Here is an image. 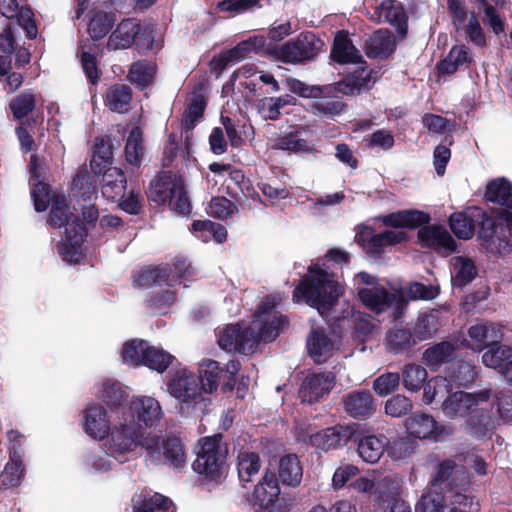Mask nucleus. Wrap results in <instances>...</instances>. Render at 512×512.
Here are the masks:
<instances>
[{"label": "nucleus", "mask_w": 512, "mask_h": 512, "mask_svg": "<svg viewBox=\"0 0 512 512\" xmlns=\"http://www.w3.org/2000/svg\"><path fill=\"white\" fill-rule=\"evenodd\" d=\"M136 44L140 49L153 50L152 30L142 28L137 19L122 20L110 34L106 47L108 50H122Z\"/></svg>", "instance_id": "nucleus-9"}, {"label": "nucleus", "mask_w": 512, "mask_h": 512, "mask_svg": "<svg viewBox=\"0 0 512 512\" xmlns=\"http://www.w3.org/2000/svg\"><path fill=\"white\" fill-rule=\"evenodd\" d=\"M423 402L430 405L435 400H444L452 391V383L447 377L436 376L428 380L423 387Z\"/></svg>", "instance_id": "nucleus-46"}, {"label": "nucleus", "mask_w": 512, "mask_h": 512, "mask_svg": "<svg viewBox=\"0 0 512 512\" xmlns=\"http://www.w3.org/2000/svg\"><path fill=\"white\" fill-rule=\"evenodd\" d=\"M427 379L426 369L415 363H408L402 369V383L411 392L419 391Z\"/></svg>", "instance_id": "nucleus-50"}, {"label": "nucleus", "mask_w": 512, "mask_h": 512, "mask_svg": "<svg viewBox=\"0 0 512 512\" xmlns=\"http://www.w3.org/2000/svg\"><path fill=\"white\" fill-rule=\"evenodd\" d=\"M335 383V376L331 372L308 375L299 390L302 402L313 404L328 394Z\"/></svg>", "instance_id": "nucleus-24"}, {"label": "nucleus", "mask_w": 512, "mask_h": 512, "mask_svg": "<svg viewBox=\"0 0 512 512\" xmlns=\"http://www.w3.org/2000/svg\"><path fill=\"white\" fill-rule=\"evenodd\" d=\"M452 232L460 239L468 240L473 237L475 228L480 226L478 236L484 245L493 253L501 254L509 251L508 236L499 235V226L487 216L480 208H474L471 212L453 213L449 218ZM503 229V227H500Z\"/></svg>", "instance_id": "nucleus-2"}, {"label": "nucleus", "mask_w": 512, "mask_h": 512, "mask_svg": "<svg viewBox=\"0 0 512 512\" xmlns=\"http://www.w3.org/2000/svg\"><path fill=\"white\" fill-rule=\"evenodd\" d=\"M413 408L412 401L404 395H395L385 403V412L387 415L400 418L408 414Z\"/></svg>", "instance_id": "nucleus-62"}, {"label": "nucleus", "mask_w": 512, "mask_h": 512, "mask_svg": "<svg viewBox=\"0 0 512 512\" xmlns=\"http://www.w3.org/2000/svg\"><path fill=\"white\" fill-rule=\"evenodd\" d=\"M279 495L280 488L275 476L266 473L253 492L255 512H287L284 499Z\"/></svg>", "instance_id": "nucleus-14"}, {"label": "nucleus", "mask_w": 512, "mask_h": 512, "mask_svg": "<svg viewBox=\"0 0 512 512\" xmlns=\"http://www.w3.org/2000/svg\"><path fill=\"white\" fill-rule=\"evenodd\" d=\"M155 72L153 63L146 60L137 61L131 65L128 79L131 83L144 88L152 82Z\"/></svg>", "instance_id": "nucleus-55"}, {"label": "nucleus", "mask_w": 512, "mask_h": 512, "mask_svg": "<svg viewBox=\"0 0 512 512\" xmlns=\"http://www.w3.org/2000/svg\"><path fill=\"white\" fill-rule=\"evenodd\" d=\"M512 357V348L507 345H498L490 348L482 355V362L486 367L498 368L505 364L504 362Z\"/></svg>", "instance_id": "nucleus-60"}, {"label": "nucleus", "mask_w": 512, "mask_h": 512, "mask_svg": "<svg viewBox=\"0 0 512 512\" xmlns=\"http://www.w3.org/2000/svg\"><path fill=\"white\" fill-rule=\"evenodd\" d=\"M145 439L142 426L131 423L123 412L119 424L109 435L106 449L116 461L123 463L139 446L143 447Z\"/></svg>", "instance_id": "nucleus-7"}, {"label": "nucleus", "mask_w": 512, "mask_h": 512, "mask_svg": "<svg viewBox=\"0 0 512 512\" xmlns=\"http://www.w3.org/2000/svg\"><path fill=\"white\" fill-rule=\"evenodd\" d=\"M400 381L399 373L385 372L374 379L372 388L378 396L385 397L398 389Z\"/></svg>", "instance_id": "nucleus-59"}, {"label": "nucleus", "mask_w": 512, "mask_h": 512, "mask_svg": "<svg viewBox=\"0 0 512 512\" xmlns=\"http://www.w3.org/2000/svg\"><path fill=\"white\" fill-rule=\"evenodd\" d=\"M132 90L125 84H114L106 94V106L113 112L124 113L129 109Z\"/></svg>", "instance_id": "nucleus-42"}, {"label": "nucleus", "mask_w": 512, "mask_h": 512, "mask_svg": "<svg viewBox=\"0 0 512 512\" xmlns=\"http://www.w3.org/2000/svg\"><path fill=\"white\" fill-rule=\"evenodd\" d=\"M475 396L470 393L457 391L450 392L449 396L442 401V411L448 418H467L476 407Z\"/></svg>", "instance_id": "nucleus-30"}, {"label": "nucleus", "mask_w": 512, "mask_h": 512, "mask_svg": "<svg viewBox=\"0 0 512 512\" xmlns=\"http://www.w3.org/2000/svg\"><path fill=\"white\" fill-rule=\"evenodd\" d=\"M115 23L112 13L97 11L91 17L88 24V33L92 40L97 41L105 37Z\"/></svg>", "instance_id": "nucleus-49"}, {"label": "nucleus", "mask_w": 512, "mask_h": 512, "mask_svg": "<svg viewBox=\"0 0 512 512\" xmlns=\"http://www.w3.org/2000/svg\"><path fill=\"white\" fill-rule=\"evenodd\" d=\"M149 198L157 203H168L170 209L179 215H187L191 210V203L181 180H153Z\"/></svg>", "instance_id": "nucleus-12"}, {"label": "nucleus", "mask_w": 512, "mask_h": 512, "mask_svg": "<svg viewBox=\"0 0 512 512\" xmlns=\"http://www.w3.org/2000/svg\"><path fill=\"white\" fill-rule=\"evenodd\" d=\"M461 347L460 338L442 341L426 349L423 359L431 369L437 370L442 364L453 360L456 351Z\"/></svg>", "instance_id": "nucleus-32"}, {"label": "nucleus", "mask_w": 512, "mask_h": 512, "mask_svg": "<svg viewBox=\"0 0 512 512\" xmlns=\"http://www.w3.org/2000/svg\"><path fill=\"white\" fill-rule=\"evenodd\" d=\"M196 275V269L186 258H176L173 266H147L141 268L134 283L138 287H151L153 285L174 286L185 281H191Z\"/></svg>", "instance_id": "nucleus-6"}, {"label": "nucleus", "mask_w": 512, "mask_h": 512, "mask_svg": "<svg viewBox=\"0 0 512 512\" xmlns=\"http://www.w3.org/2000/svg\"><path fill=\"white\" fill-rule=\"evenodd\" d=\"M84 430L94 439H103L110 430L106 409L98 404L88 406L84 411Z\"/></svg>", "instance_id": "nucleus-28"}, {"label": "nucleus", "mask_w": 512, "mask_h": 512, "mask_svg": "<svg viewBox=\"0 0 512 512\" xmlns=\"http://www.w3.org/2000/svg\"><path fill=\"white\" fill-rule=\"evenodd\" d=\"M131 423L153 427L163 417V410L158 400L150 396L133 398L127 408H123Z\"/></svg>", "instance_id": "nucleus-16"}, {"label": "nucleus", "mask_w": 512, "mask_h": 512, "mask_svg": "<svg viewBox=\"0 0 512 512\" xmlns=\"http://www.w3.org/2000/svg\"><path fill=\"white\" fill-rule=\"evenodd\" d=\"M324 42L313 32L299 34L283 44L279 49V58L286 63H306L314 60L323 50Z\"/></svg>", "instance_id": "nucleus-13"}, {"label": "nucleus", "mask_w": 512, "mask_h": 512, "mask_svg": "<svg viewBox=\"0 0 512 512\" xmlns=\"http://www.w3.org/2000/svg\"><path fill=\"white\" fill-rule=\"evenodd\" d=\"M341 403L346 414L358 420L367 419L376 411L375 399L367 389H357L344 394Z\"/></svg>", "instance_id": "nucleus-20"}, {"label": "nucleus", "mask_w": 512, "mask_h": 512, "mask_svg": "<svg viewBox=\"0 0 512 512\" xmlns=\"http://www.w3.org/2000/svg\"><path fill=\"white\" fill-rule=\"evenodd\" d=\"M366 54L370 58H388L395 50V40L387 30H378L366 41Z\"/></svg>", "instance_id": "nucleus-37"}, {"label": "nucleus", "mask_w": 512, "mask_h": 512, "mask_svg": "<svg viewBox=\"0 0 512 512\" xmlns=\"http://www.w3.org/2000/svg\"><path fill=\"white\" fill-rule=\"evenodd\" d=\"M35 104V97L32 93H22L11 101L10 109L15 118L21 119L34 110Z\"/></svg>", "instance_id": "nucleus-63"}, {"label": "nucleus", "mask_w": 512, "mask_h": 512, "mask_svg": "<svg viewBox=\"0 0 512 512\" xmlns=\"http://www.w3.org/2000/svg\"><path fill=\"white\" fill-rule=\"evenodd\" d=\"M143 448L155 465L165 464L174 469H181L186 463V453L178 438L162 440L158 436L147 437Z\"/></svg>", "instance_id": "nucleus-11"}, {"label": "nucleus", "mask_w": 512, "mask_h": 512, "mask_svg": "<svg viewBox=\"0 0 512 512\" xmlns=\"http://www.w3.org/2000/svg\"><path fill=\"white\" fill-rule=\"evenodd\" d=\"M260 469V458L254 452H241L238 455V476L241 482H250Z\"/></svg>", "instance_id": "nucleus-56"}, {"label": "nucleus", "mask_w": 512, "mask_h": 512, "mask_svg": "<svg viewBox=\"0 0 512 512\" xmlns=\"http://www.w3.org/2000/svg\"><path fill=\"white\" fill-rule=\"evenodd\" d=\"M477 367L471 363L460 360L455 362L449 371L450 383L454 382L458 386L468 387L477 376Z\"/></svg>", "instance_id": "nucleus-51"}, {"label": "nucleus", "mask_w": 512, "mask_h": 512, "mask_svg": "<svg viewBox=\"0 0 512 512\" xmlns=\"http://www.w3.org/2000/svg\"><path fill=\"white\" fill-rule=\"evenodd\" d=\"M49 223L55 228L65 227V237L58 244L57 250L63 261L77 263L82 257V244L87 230L82 220L68 212L64 196H57L53 200Z\"/></svg>", "instance_id": "nucleus-4"}, {"label": "nucleus", "mask_w": 512, "mask_h": 512, "mask_svg": "<svg viewBox=\"0 0 512 512\" xmlns=\"http://www.w3.org/2000/svg\"><path fill=\"white\" fill-rule=\"evenodd\" d=\"M176 301L175 292L171 289L152 293L146 299L147 309L152 314L164 313Z\"/></svg>", "instance_id": "nucleus-58"}, {"label": "nucleus", "mask_w": 512, "mask_h": 512, "mask_svg": "<svg viewBox=\"0 0 512 512\" xmlns=\"http://www.w3.org/2000/svg\"><path fill=\"white\" fill-rule=\"evenodd\" d=\"M407 235L403 231L386 230L380 233L364 232L359 242L368 255L373 258L381 256L384 248L405 241Z\"/></svg>", "instance_id": "nucleus-23"}, {"label": "nucleus", "mask_w": 512, "mask_h": 512, "mask_svg": "<svg viewBox=\"0 0 512 512\" xmlns=\"http://www.w3.org/2000/svg\"><path fill=\"white\" fill-rule=\"evenodd\" d=\"M324 88L327 90H324L321 96L315 97L317 100L312 104L311 112L316 116L334 118L343 111L344 104L338 97L326 96L331 89L327 86Z\"/></svg>", "instance_id": "nucleus-47"}, {"label": "nucleus", "mask_w": 512, "mask_h": 512, "mask_svg": "<svg viewBox=\"0 0 512 512\" xmlns=\"http://www.w3.org/2000/svg\"><path fill=\"white\" fill-rule=\"evenodd\" d=\"M126 177L117 167H109L102 177V195L110 200L123 198L126 190Z\"/></svg>", "instance_id": "nucleus-38"}, {"label": "nucleus", "mask_w": 512, "mask_h": 512, "mask_svg": "<svg viewBox=\"0 0 512 512\" xmlns=\"http://www.w3.org/2000/svg\"><path fill=\"white\" fill-rule=\"evenodd\" d=\"M388 444L384 435H366L358 439L357 452L364 462L374 464L380 460Z\"/></svg>", "instance_id": "nucleus-35"}, {"label": "nucleus", "mask_w": 512, "mask_h": 512, "mask_svg": "<svg viewBox=\"0 0 512 512\" xmlns=\"http://www.w3.org/2000/svg\"><path fill=\"white\" fill-rule=\"evenodd\" d=\"M449 498L451 506H456L460 512H478L479 504L474 501V498L460 490L450 491L446 495Z\"/></svg>", "instance_id": "nucleus-64"}, {"label": "nucleus", "mask_w": 512, "mask_h": 512, "mask_svg": "<svg viewBox=\"0 0 512 512\" xmlns=\"http://www.w3.org/2000/svg\"><path fill=\"white\" fill-rule=\"evenodd\" d=\"M264 44L265 39L263 37H253L242 41L227 52L225 61L227 63L241 61L248 57L249 53L260 50Z\"/></svg>", "instance_id": "nucleus-57"}, {"label": "nucleus", "mask_w": 512, "mask_h": 512, "mask_svg": "<svg viewBox=\"0 0 512 512\" xmlns=\"http://www.w3.org/2000/svg\"><path fill=\"white\" fill-rule=\"evenodd\" d=\"M440 326V312L438 310L426 311L418 315L414 325V333L419 340H427L433 337Z\"/></svg>", "instance_id": "nucleus-43"}, {"label": "nucleus", "mask_w": 512, "mask_h": 512, "mask_svg": "<svg viewBox=\"0 0 512 512\" xmlns=\"http://www.w3.org/2000/svg\"><path fill=\"white\" fill-rule=\"evenodd\" d=\"M133 512H175V505L168 497L154 493L144 496L142 501L134 506Z\"/></svg>", "instance_id": "nucleus-52"}, {"label": "nucleus", "mask_w": 512, "mask_h": 512, "mask_svg": "<svg viewBox=\"0 0 512 512\" xmlns=\"http://www.w3.org/2000/svg\"><path fill=\"white\" fill-rule=\"evenodd\" d=\"M351 426L336 425L309 435V443L322 451H329L346 445L354 436Z\"/></svg>", "instance_id": "nucleus-21"}, {"label": "nucleus", "mask_w": 512, "mask_h": 512, "mask_svg": "<svg viewBox=\"0 0 512 512\" xmlns=\"http://www.w3.org/2000/svg\"><path fill=\"white\" fill-rule=\"evenodd\" d=\"M303 478V466L296 454H286L280 457L277 469V482L282 485L296 488Z\"/></svg>", "instance_id": "nucleus-31"}, {"label": "nucleus", "mask_w": 512, "mask_h": 512, "mask_svg": "<svg viewBox=\"0 0 512 512\" xmlns=\"http://www.w3.org/2000/svg\"><path fill=\"white\" fill-rule=\"evenodd\" d=\"M174 356L162 348L150 346L145 340L132 339L122 349V360L130 365H145L159 373L164 372Z\"/></svg>", "instance_id": "nucleus-8"}, {"label": "nucleus", "mask_w": 512, "mask_h": 512, "mask_svg": "<svg viewBox=\"0 0 512 512\" xmlns=\"http://www.w3.org/2000/svg\"><path fill=\"white\" fill-rule=\"evenodd\" d=\"M198 379L202 393L211 394L218 389L219 383L224 379V370L217 361H204L200 365Z\"/></svg>", "instance_id": "nucleus-39"}, {"label": "nucleus", "mask_w": 512, "mask_h": 512, "mask_svg": "<svg viewBox=\"0 0 512 512\" xmlns=\"http://www.w3.org/2000/svg\"><path fill=\"white\" fill-rule=\"evenodd\" d=\"M488 202L499 206L498 214L507 222L512 217V184L505 178L488 183L485 191Z\"/></svg>", "instance_id": "nucleus-25"}, {"label": "nucleus", "mask_w": 512, "mask_h": 512, "mask_svg": "<svg viewBox=\"0 0 512 512\" xmlns=\"http://www.w3.org/2000/svg\"><path fill=\"white\" fill-rule=\"evenodd\" d=\"M24 476L22 454L16 446L10 448V459L0 474V489L16 488L21 484Z\"/></svg>", "instance_id": "nucleus-34"}, {"label": "nucleus", "mask_w": 512, "mask_h": 512, "mask_svg": "<svg viewBox=\"0 0 512 512\" xmlns=\"http://www.w3.org/2000/svg\"><path fill=\"white\" fill-rule=\"evenodd\" d=\"M452 284L454 287L462 288L472 282L477 275V269L473 261L457 256L452 259Z\"/></svg>", "instance_id": "nucleus-44"}, {"label": "nucleus", "mask_w": 512, "mask_h": 512, "mask_svg": "<svg viewBox=\"0 0 512 512\" xmlns=\"http://www.w3.org/2000/svg\"><path fill=\"white\" fill-rule=\"evenodd\" d=\"M206 101L200 94H194L188 102L182 118V127L186 133L191 132L203 117Z\"/></svg>", "instance_id": "nucleus-48"}, {"label": "nucleus", "mask_w": 512, "mask_h": 512, "mask_svg": "<svg viewBox=\"0 0 512 512\" xmlns=\"http://www.w3.org/2000/svg\"><path fill=\"white\" fill-rule=\"evenodd\" d=\"M469 49L464 46H453L445 59L438 64L440 74H453L459 69L466 68L471 62Z\"/></svg>", "instance_id": "nucleus-40"}, {"label": "nucleus", "mask_w": 512, "mask_h": 512, "mask_svg": "<svg viewBox=\"0 0 512 512\" xmlns=\"http://www.w3.org/2000/svg\"><path fill=\"white\" fill-rule=\"evenodd\" d=\"M495 428L492 409L475 407L465 421L466 432L477 440L490 438Z\"/></svg>", "instance_id": "nucleus-26"}, {"label": "nucleus", "mask_w": 512, "mask_h": 512, "mask_svg": "<svg viewBox=\"0 0 512 512\" xmlns=\"http://www.w3.org/2000/svg\"><path fill=\"white\" fill-rule=\"evenodd\" d=\"M408 433L419 439H432L441 442L453 434L450 426L439 425L433 416L427 413H414L405 422Z\"/></svg>", "instance_id": "nucleus-15"}, {"label": "nucleus", "mask_w": 512, "mask_h": 512, "mask_svg": "<svg viewBox=\"0 0 512 512\" xmlns=\"http://www.w3.org/2000/svg\"><path fill=\"white\" fill-rule=\"evenodd\" d=\"M167 387L169 394L180 401L182 415H189L196 410L203 411L210 401L202 393L198 376L187 369L177 370Z\"/></svg>", "instance_id": "nucleus-5"}, {"label": "nucleus", "mask_w": 512, "mask_h": 512, "mask_svg": "<svg viewBox=\"0 0 512 512\" xmlns=\"http://www.w3.org/2000/svg\"><path fill=\"white\" fill-rule=\"evenodd\" d=\"M275 306L274 297H265L258 306L250 326L243 328L239 323L229 324L218 333L219 346L228 352L248 354L253 352L260 341H273L280 330L288 324L287 318L279 314Z\"/></svg>", "instance_id": "nucleus-1"}, {"label": "nucleus", "mask_w": 512, "mask_h": 512, "mask_svg": "<svg viewBox=\"0 0 512 512\" xmlns=\"http://www.w3.org/2000/svg\"><path fill=\"white\" fill-rule=\"evenodd\" d=\"M418 239L422 247L431 248L442 256L456 251L457 244L448 230L439 225H428L419 229Z\"/></svg>", "instance_id": "nucleus-19"}, {"label": "nucleus", "mask_w": 512, "mask_h": 512, "mask_svg": "<svg viewBox=\"0 0 512 512\" xmlns=\"http://www.w3.org/2000/svg\"><path fill=\"white\" fill-rule=\"evenodd\" d=\"M340 294V286L334 276L315 264L309 267L308 275L294 289L293 300L296 303L304 301L324 315L332 308Z\"/></svg>", "instance_id": "nucleus-3"}, {"label": "nucleus", "mask_w": 512, "mask_h": 512, "mask_svg": "<svg viewBox=\"0 0 512 512\" xmlns=\"http://www.w3.org/2000/svg\"><path fill=\"white\" fill-rule=\"evenodd\" d=\"M443 500V496L440 494L422 496L415 510L419 512L420 508L423 507V512H460L456 506L445 504Z\"/></svg>", "instance_id": "nucleus-61"}, {"label": "nucleus", "mask_w": 512, "mask_h": 512, "mask_svg": "<svg viewBox=\"0 0 512 512\" xmlns=\"http://www.w3.org/2000/svg\"><path fill=\"white\" fill-rule=\"evenodd\" d=\"M468 339L460 338L461 346L474 351H482L492 345L498 344L502 339V333L491 323H477L469 327Z\"/></svg>", "instance_id": "nucleus-22"}, {"label": "nucleus", "mask_w": 512, "mask_h": 512, "mask_svg": "<svg viewBox=\"0 0 512 512\" xmlns=\"http://www.w3.org/2000/svg\"><path fill=\"white\" fill-rule=\"evenodd\" d=\"M199 443L200 449L192 465L194 471L210 480L220 478L227 454L226 448L222 445V436L218 434L205 437Z\"/></svg>", "instance_id": "nucleus-10"}, {"label": "nucleus", "mask_w": 512, "mask_h": 512, "mask_svg": "<svg viewBox=\"0 0 512 512\" xmlns=\"http://www.w3.org/2000/svg\"><path fill=\"white\" fill-rule=\"evenodd\" d=\"M311 138V131L306 127L296 126L272 139L271 148L293 153L313 154L316 152Z\"/></svg>", "instance_id": "nucleus-18"}, {"label": "nucleus", "mask_w": 512, "mask_h": 512, "mask_svg": "<svg viewBox=\"0 0 512 512\" xmlns=\"http://www.w3.org/2000/svg\"><path fill=\"white\" fill-rule=\"evenodd\" d=\"M387 347L390 352L400 354L408 351L414 344V339L408 329L395 328L386 335Z\"/></svg>", "instance_id": "nucleus-54"}, {"label": "nucleus", "mask_w": 512, "mask_h": 512, "mask_svg": "<svg viewBox=\"0 0 512 512\" xmlns=\"http://www.w3.org/2000/svg\"><path fill=\"white\" fill-rule=\"evenodd\" d=\"M295 103L296 98L290 94L279 97H264L258 101L257 109L265 120H277L284 107L294 105Z\"/></svg>", "instance_id": "nucleus-41"}, {"label": "nucleus", "mask_w": 512, "mask_h": 512, "mask_svg": "<svg viewBox=\"0 0 512 512\" xmlns=\"http://www.w3.org/2000/svg\"><path fill=\"white\" fill-rule=\"evenodd\" d=\"M331 57L340 64L362 62V55L343 31L338 32L335 36Z\"/></svg>", "instance_id": "nucleus-36"}, {"label": "nucleus", "mask_w": 512, "mask_h": 512, "mask_svg": "<svg viewBox=\"0 0 512 512\" xmlns=\"http://www.w3.org/2000/svg\"><path fill=\"white\" fill-rule=\"evenodd\" d=\"M399 490V484L391 477H384L377 482L374 486V498L375 502L382 508L385 509L393 505V501H401L397 498Z\"/></svg>", "instance_id": "nucleus-45"}, {"label": "nucleus", "mask_w": 512, "mask_h": 512, "mask_svg": "<svg viewBox=\"0 0 512 512\" xmlns=\"http://www.w3.org/2000/svg\"><path fill=\"white\" fill-rule=\"evenodd\" d=\"M430 215L426 212L408 209L389 213L381 217L384 225L394 228H418L430 222Z\"/></svg>", "instance_id": "nucleus-33"}, {"label": "nucleus", "mask_w": 512, "mask_h": 512, "mask_svg": "<svg viewBox=\"0 0 512 512\" xmlns=\"http://www.w3.org/2000/svg\"><path fill=\"white\" fill-rule=\"evenodd\" d=\"M335 340L323 329L312 330L307 338V350L314 362L327 361L334 352Z\"/></svg>", "instance_id": "nucleus-29"}, {"label": "nucleus", "mask_w": 512, "mask_h": 512, "mask_svg": "<svg viewBox=\"0 0 512 512\" xmlns=\"http://www.w3.org/2000/svg\"><path fill=\"white\" fill-rule=\"evenodd\" d=\"M357 294L363 305L376 314L385 312L392 306H395L397 311L405 306V302L400 297L381 285L357 287Z\"/></svg>", "instance_id": "nucleus-17"}, {"label": "nucleus", "mask_w": 512, "mask_h": 512, "mask_svg": "<svg viewBox=\"0 0 512 512\" xmlns=\"http://www.w3.org/2000/svg\"><path fill=\"white\" fill-rule=\"evenodd\" d=\"M372 19L395 26L398 33L406 34L407 17L402 4L396 0H384L374 8Z\"/></svg>", "instance_id": "nucleus-27"}, {"label": "nucleus", "mask_w": 512, "mask_h": 512, "mask_svg": "<svg viewBox=\"0 0 512 512\" xmlns=\"http://www.w3.org/2000/svg\"><path fill=\"white\" fill-rule=\"evenodd\" d=\"M144 155L143 135L139 127L131 130L125 146L126 161L132 166H139Z\"/></svg>", "instance_id": "nucleus-53"}]
</instances>
